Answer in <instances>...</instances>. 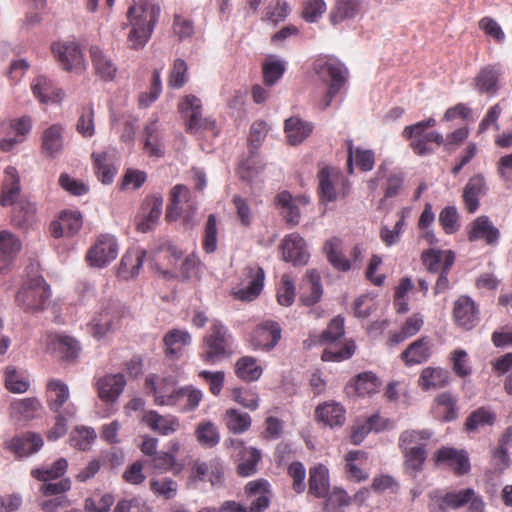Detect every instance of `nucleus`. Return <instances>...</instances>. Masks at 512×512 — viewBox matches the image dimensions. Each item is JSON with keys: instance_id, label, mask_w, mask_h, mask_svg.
<instances>
[{"instance_id": "1", "label": "nucleus", "mask_w": 512, "mask_h": 512, "mask_svg": "<svg viewBox=\"0 0 512 512\" xmlns=\"http://www.w3.org/2000/svg\"><path fill=\"white\" fill-rule=\"evenodd\" d=\"M160 15L159 5L150 0H133L127 17L131 30L128 42L132 49L143 48L151 37Z\"/></svg>"}, {"instance_id": "2", "label": "nucleus", "mask_w": 512, "mask_h": 512, "mask_svg": "<svg viewBox=\"0 0 512 512\" xmlns=\"http://www.w3.org/2000/svg\"><path fill=\"white\" fill-rule=\"evenodd\" d=\"M51 290L42 276L29 279L17 292L15 301L27 313L46 309L49 305Z\"/></svg>"}, {"instance_id": "3", "label": "nucleus", "mask_w": 512, "mask_h": 512, "mask_svg": "<svg viewBox=\"0 0 512 512\" xmlns=\"http://www.w3.org/2000/svg\"><path fill=\"white\" fill-rule=\"evenodd\" d=\"M232 336L228 329L218 320L212 322L210 332L204 338L202 359L215 364L231 353Z\"/></svg>"}, {"instance_id": "4", "label": "nucleus", "mask_w": 512, "mask_h": 512, "mask_svg": "<svg viewBox=\"0 0 512 512\" xmlns=\"http://www.w3.org/2000/svg\"><path fill=\"white\" fill-rule=\"evenodd\" d=\"M313 70L318 79L331 88V94H338L345 84L347 70L335 57L317 58L313 63Z\"/></svg>"}, {"instance_id": "5", "label": "nucleus", "mask_w": 512, "mask_h": 512, "mask_svg": "<svg viewBox=\"0 0 512 512\" xmlns=\"http://www.w3.org/2000/svg\"><path fill=\"white\" fill-rule=\"evenodd\" d=\"M196 210V203L192 200L191 192L187 186L178 184L171 189L170 204L166 212V218L169 221H174L185 214L184 221L187 225L193 226Z\"/></svg>"}, {"instance_id": "6", "label": "nucleus", "mask_w": 512, "mask_h": 512, "mask_svg": "<svg viewBox=\"0 0 512 512\" xmlns=\"http://www.w3.org/2000/svg\"><path fill=\"white\" fill-rule=\"evenodd\" d=\"M145 388L153 395L155 403L161 406H174L185 393V390L175 388L174 378H159L154 374L146 377Z\"/></svg>"}, {"instance_id": "7", "label": "nucleus", "mask_w": 512, "mask_h": 512, "mask_svg": "<svg viewBox=\"0 0 512 512\" xmlns=\"http://www.w3.org/2000/svg\"><path fill=\"white\" fill-rule=\"evenodd\" d=\"M51 49L54 57L64 70L81 73L86 69V60L80 46L76 42H56L52 44Z\"/></svg>"}, {"instance_id": "8", "label": "nucleus", "mask_w": 512, "mask_h": 512, "mask_svg": "<svg viewBox=\"0 0 512 512\" xmlns=\"http://www.w3.org/2000/svg\"><path fill=\"white\" fill-rule=\"evenodd\" d=\"M321 199L326 202L335 201L339 195L345 196L348 180L336 168L323 167L318 173Z\"/></svg>"}, {"instance_id": "9", "label": "nucleus", "mask_w": 512, "mask_h": 512, "mask_svg": "<svg viewBox=\"0 0 512 512\" xmlns=\"http://www.w3.org/2000/svg\"><path fill=\"white\" fill-rule=\"evenodd\" d=\"M118 255V243L114 236L101 235L88 250L86 261L94 268H104Z\"/></svg>"}, {"instance_id": "10", "label": "nucleus", "mask_w": 512, "mask_h": 512, "mask_svg": "<svg viewBox=\"0 0 512 512\" xmlns=\"http://www.w3.org/2000/svg\"><path fill=\"white\" fill-rule=\"evenodd\" d=\"M180 111L187 118V131L214 130L215 121L202 117V102L195 95H186L179 104Z\"/></svg>"}, {"instance_id": "11", "label": "nucleus", "mask_w": 512, "mask_h": 512, "mask_svg": "<svg viewBox=\"0 0 512 512\" xmlns=\"http://www.w3.org/2000/svg\"><path fill=\"white\" fill-rule=\"evenodd\" d=\"M473 495L472 488L445 494L440 490H434L429 493V510L430 512H447L448 509H459L467 505Z\"/></svg>"}, {"instance_id": "12", "label": "nucleus", "mask_w": 512, "mask_h": 512, "mask_svg": "<svg viewBox=\"0 0 512 512\" xmlns=\"http://www.w3.org/2000/svg\"><path fill=\"white\" fill-rule=\"evenodd\" d=\"M279 248L283 260L295 266L307 264L310 258L306 242L298 233L286 235L281 241Z\"/></svg>"}, {"instance_id": "13", "label": "nucleus", "mask_w": 512, "mask_h": 512, "mask_svg": "<svg viewBox=\"0 0 512 512\" xmlns=\"http://www.w3.org/2000/svg\"><path fill=\"white\" fill-rule=\"evenodd\" d=\"M453 318L456 325L464 330L474 328L480 320L475 301L466 295L457 298L453 306Z\"/></svg>"}, {"instance_id": "14", "label": "nucleus", "mask_w": 512, "mask_h": 512, "mask_svg": "<svg viewBox=\"0 0 512 512\" xmlns=\"http://www.w3.org/2000/svg\"><path fill=\"white\" fill-rule=\"evenodd\" d=\"M280 338V325L275 321L267 320L255 328L250 341L255 349L269 351L278 344Z\"/></svg>"}, {"instance_id": "15", "label": "nucleus", "mask_w": 512, "mask_h": 512, "mask_svg": "<svg viewBox=\"0 0 512 512\" xmlns=\"http://www.w3.org/2000/svg\"><path fill=\"white\" fill-rule=\"evenodd\" d=\"M45 345L47 350L56 353L66 361L74 360L80 351V346L76 339L58 333L47 334Z\"/></svg>"}, {"instance_id": "16", "label": "nucleus", "mask_w": 512, "mask_h": 512, "mask_svg": "<svg viewBox=\"0 0 512 512\" xmlns=\"http://www.w3.org/2000/svg\"><path fill=\"white\" fill-rule=\"evenodd\" d=\"M65 126L55 123L47 127L41 137L42 153L50 158H56L64 151Z\"/></svg>"}, {"instance_id": "17", "label": "nucleus", "mask_w": 512, "mask_h": 512, "mask_svg": "<svg viewBox=\"0 0 512 512\" xmlns=\"http://www.w3.org/2000/svg\"><path fill=\"white\" fill-rule=\"evenodd\" d=\"M142 421L153 432L163 436H169L176 433L180 429V420L171 414L161 415L157 411L150 410L146 412Z\"/></svg>"}, {"instance_id": "18", "label": "nucleus", "mask_w": 512, "mask_h": 512, "mask_svg": "<svg viewBox=\"0 0 512 512\" xmlns=\"http://www.w3.org/2000/svg\"><path fill=\"white\" fill-rule=\"evenodd\" d=\"M31 90L34 97L42 104L59 103L64 99V91L44 75H38L33 79Z\"/></svg>"}, {"instance_id": "19", "label": "nucleus", "mask_w": 512, "mask_h": 512, "mask_svg": "<svg viewBox=\"0 0 512 512\" xmlns=\"http://www.w3.org/2000/svg\"><path fill=\"white\" fill-rule=\"evenodd\" d=\"M435 462L445 463L456 474L463 475L470 470V461L466 451L443 447L435 453Z\"/></svg>"}, {"instance_id": "20", "label": "nucleus", "mask_w": 512, "mask_h": 512, "mask_svg": "<svg viewBox=\"0 0 512 512\" xmlns=\"http://www.w3.org/2000/svg\"><path fill=\"white\" fill-rule=\"evenodd\" d=\"M487 190L486 180L482 174H476L468 180L462 197L469 213H474L478 210L480 198L487 193Z\"/></svg>"}, {"instance_id": "21", "label": "nucleus", "mask_w": 512, "mask_h": 512, "mask_svg": "<svg viewBox=\"0 0 512 512\" xmlns=\"http://www.w3.org/2000/svg\"><path fill=\"white\" fill-rule=\"evenodd\" d=\"M126 380L123 374H110L97 381L99 398L106 403L115 402L123 392Z\"/></svg>"}, {"instance_id": "22", "label": "nucleus", "mask_w": 512, "mask_h": 512, "mask_svg": "<svg viewBox=\"0 0 512 512\" xmlns=\"http://www.w3.org/2000/svg\"><path fill=\"white\" fill-rule=\"evenodd\" d=\"M502 75L498 65L483 67L474 79V87L481 94L495 95L499 90V79Z\"/></svg>"}, {"instance_id": "23", "label": "nucleus", "mask_w": 512, "mask_h": 512, "mask_svg": "<svg viewBox=\"0 0 512 512\" xmlns=\"http://www.w3.org/2000/svg\"><path fill=\"white\" fill-rule=\"evenodd\" d=\"M499 238V229L493 225L487 216L476 218L470 225V241L484 240L488 245H496Z\"/></svg>"}, {"instance_id": "24", "label": "nucleus", "mask_w": 512, "mask_h": 512, "mask_svg": "<svg viewBox=\"0 0 512 512\" xmlns=\"http://www.w3.org/2000/svg\"><path fill=\"white\" fill-rule=\"evenodd\" d=\"M43 443V438L40 434L27 432L11 439L8 443V449L19 458H22L37 453L42 448Z\"/></svg>"}, {"instance_id": "25", "label": "nucleus", "mask_w": 512, "mask_h": 512, "mask_svg": "<svg viewBox=\"0 0 512 512\" xmlns=\"http://www.w3.org/2000/svg\"><path fill=\"white\" fill-rule=\"evenodd\" d=\"M47 403L49 408L56 414H60L69 402L70 391L66 383L53 379L47 384Z\"/></svg>"}, {"instance_id": "26", "label": "nucleus", "mask_w": 512, "mask_h": 512, "mask_svg": "<svg viewBox=\"0 0 512 512\" xmlns=\"http://www.w3.org/2000/svg\"><path fill=\"white\" fill-rule=\"evenodd\" d=\"M163 207V198L160 196H153L149 198L144 207V213L137 221V230L142 233L151 231L157 224Z\"/></svg>"}, {"instance_id": "27", "label": "nucleus", "mask_w": 512, "mask_h": 512, "mask_svg": "<svg viewBox=\"0 0 512 512\" xmlns=\"http://www.w3.org/2000/svg\"><path fill=\"white\" fill-rule=\"evenodd\" d=\"M5 177L2 185L0 204L3 207L15 203L21 192L20 177L18 171L13 166H8L4 171Z\"/></svg>"}, {"instance_id": "28", "label": "nucleus", "mask_w": 512, "mask_h": 512, "mask_svg": "<svg viewBox=\"0 0 512 512\" xmlns=\"http://www.w3.org/2000/svg\"><path fill=\"white\" fill-rule=\"evenodd\" d=\"M309 493L316 498H325L330 488L329 471L323 464H317L309 470Z\"/></svg>"}, {"instance_id": "29", "label": "nucleus", "mask_w": 512, "mask_h": 512, "mask_svg": "<svg viewBox=\"0 0 512 512\" xmlns=\"http://www.w3.org/2000/svg\"><path fill=\"white\" fill-rule=\"evenodd\" d=\"M230 444L236 448H241V459L238 464V473L241 476H251L256 472V466L261 459L259 450L253 447H244L241 440H230Z\"/></svg>"}, {"instance_id": "30", "label": "nucleus", "mask_w": 512, "mask_h": 512, "mask_svg": "<svg viewBox=\"0 0 512 512\" xmlns=\"http://www.w3.org/2000/svg\"><path fill=\"white\" fill-rule=\"evenodd\" d=\"M268 486L265 480L251 481L246 485V492L252 498L249 507L251 512H261L269 506Z\"/></svg>"}, {"instance_id": "31", "label": "nucleus", "mask_w": 512, "mask_h": 512, "mask_svg": "<svg viewBox=\"0 0 512 512\" xmlns=\"http://www.w3.org/2000/svg\"><path fill=\"white\" fill-rule=\"evenodd\" d=\"M323 249L329 263L338 271L347 272L352 268L351 261L346 259L343 254V243L340 238L328 239Z\"/></svg>"}, {"instance_id": "32", "label": "nucleus", "mask_w": 512, "mask_h": 512, "mask_svg": "<svg viewBox=\"0 0 512 512\" xmlns=\"http://www.w3.org/2000/svg\"><path fill=\"white\" fill-rule=\"evenodd\" d=\"M431 343L426 337L411 343L401 354L407 365H415L426 362L431 356Z\"/></svg>"}, {"instance_id": "33", "label": "nucleus", "mask_w": 512, "mask_h": 512, "mask_svg": "<svg viewBox=\"0 0 512 512\" xmlns=\"http://www.w3.org/2000/svg\"><path fill=\"white\" fill-rule=\"evenodd\" d=\"M90 57L96 74L104 80H112L117 72V67L112 59L98 46H91Z\"/></svg>"}, {"instance_id": "34", "label": "nucleus", "mask_w": 512, "mask_h": 512, "mask_svg": "<svg viewBox=\"0 0 512 512\" xmlns=\"http://www.w3.org/2000/svg\"><path fill=\"white\" fill-rule=\"evenodd\" d=\"M248 274L252 278L246 288H240L234 292L237 299L242 301L254 300L262 291L264 286V271L260 267H249Z\"/></svg>"}, {"instance_id": "35", "label": "nucleus", "mask_w": 512, "mask_h": 512, "mask_svg": "<svg viewBox=\"0 0 512 512\" xmlns=\"http://www.w3.org/2000/svg\"><path fill=\"white\" fill-rule=\"evenodd\" d=\"M145 256V250L135 249L126 252L121 259L119 275L124 279L136 277L144 263Z\"/></svg>"}, {"instance_id": "36", "label": "nucleus", "mask_w": 512, "mask_h": 512, "mask_svg": "<svg viewBox=\"0 0 512 512\" xmlns=\"http://www.w3.org/2000/svg\"><path fill=\"white\" fill-rule=\"evenodd\" d=\"M21 249V243L9 231H0V272L7 268Z\"/></svg>"}, {"instance_id": "37", "label": "nucleus", "mask_w": 512, "mask_h": 512, "mask_svg": "<svg viewBox=\"0 0 512 512\" xmlns=\"http://www.w3.org/2000/svg\"><path fill=\"white\" fill-rule=\"evenodd\" d=\"M166 354L171 358H178L182 348L191 343V335L186 330L172 329L164 336Z\"/></svg>"}, {"instance_id": "38", "label": "nucleus", "mask_w": 512, "mask_h": 512, "mask_svg": "<svg viewBox=\"0 0 512 512\" xmlns=\"http://www.w3.org/2000/svg\"><path fill=\"white\" fill-rule=\"evenodd\" d=\"M144 147L150 156L162 157L164 155L162 134L156 119L147 124L144 129Z\"/></svg>"}, {"instance_id": "39", "label": "nucleus", "mask_w": 512, "mask_h": 512, "mask_svg": "<svg viewBox=\"0 0 512 512\" xmlns=\"http://www.w3.org/2000/svg\"><path fill=\"white\" fill-rule=\"evenodd\" d=\"M319 421L330 427L341 426L345 421V410L338 403H325L319 405L315 411Z\"/></svg>"}, {"instance_id": "40", "label": "nucleus", "mask_w": 512, "mask_h": 512, "mask_svg": "<svg viewBox=\"0 0 512 512\" xmlns=\"http://www.w3.org/2000/svg\"><path fill=\"white\" fill-rule=\"evenodd\" d=\"M355 161L358 168L364 172L371 171L375 164V154L372 150L354 148L352 142L348 145L347 164L349 172L353 171V162Z\"/></svg>"}, {"instance_id": "41", "label": "nucleus", "mask_w": 512, "mask_h": 512, "mask_svg": "<svg viewBox=\"0 0 512 512\" xmlns=\"http://www.w3.org/2000/svg\"><path fill=\"white\" fill-rule=\"evenodd\" d=\"M68 468V461L65 458H59L51 465L43 464L40 467L31 470V476L41 482H48L62 477Z\"/></svg>"}, {"instance_id": "42", "label": "nucleus", "mask_w": 512, "mask_h": 512, "mask_svg": "<svg viewBox=\"0 0 512 512\" xmlns=\"http://www.w3.org/2000/svg\"><path fill=\"white\" fill-rule=\"evenodd\" d=\"M227 429L233 434H243L248 431L252 424L250 415L238 409L229 408L223 416Z\"/></svg>"}, {"instance_id": "43", "label": "nucleus", "mask_w": 512, "mask_h": 512, "mask_svg": "<svg viewBox=\"0 0 512 512\" xmlns=\"http://www.w3.org/2000/svg\"><path fill=\"white\" fill-rule=\"evenodd\" d=\"M449 374L442 368L427 367L422 370L418 384L423 390L442 388L448 384Z\"/></svg>"}, {"instance_id": "44", "label": "nucleus", "mask_w": 512, "mask_h": 512, "mask_svg": "<svg viewBox=\"0 0 512 512\" xmlns=\"http://www.w3.org/2000/svg\"><path fill=\"white\" fill-rule=\"evenodd\" d=\"M41 409V403L36 398H25L14 401L10 405V414L18 421L34 418Z\"/></svg>"}, {"instance_id": "45", "label": "nucleus", "mask_w": 512, "mask_h": 512, "mask_svg": "<svg viewBox=\"0 0 512 512\" xmlns=\"http://www.w3.org/2000/svg\"><path fill=\"white\" fill-rule=\"evenodd\" d=\"M36 206L28 200H20L15 203L12 215V223L23 229L31 227L35 221Z\"/></svg>"}, {"instance_id": "46", "label": "nucleus", "mask_w": 512, "mask_h": 512, "mask_svg": "<svg viewBox=\"0 0 512 512\" xmlns=\"http://www.w3.org/2000/svg\"><path fill=\"white\" fill-rule=\"evenodd\" d=\"M313 126L297 117H290L285 121L284 130L288 142L292 145L301 143L312 132Z\"/></svg>"}, {"instance_id": "47", "label": "nucleus", "mask_w": 512, "mask_h": 512, "mask_svg": "<svg viewBox=\"0 0 512 512\" xmlns=\"http://www.w3.org/2000/svg\"><path fill=\"white\" fill-rule=\"evenodd\" d=\"M117 318L118 311L114 306L104 310L95 316L89 323L91 333L96 338L105 336L113 328L114 321Z\"/></svg>"}, {"instance_id": "48", "label": "nucleus", "mask_w": 512, "mask_h": 512, "mask_svg": "<svg viewBox=\"0 0 512 512\" xmlns=\"http://www.w3.org/2000/svg\"><path fill=\"white\" fill-rule=\"evenodd\" d=\"M296 202L297 200L288 191L280 192L275 198V203L281 209V214L291 225H297L300 221V211Z\"/></svg>"}, {"instance_id": "49", "label": "nucleus", "mask_w": 512, "mask_h": 512, "mask_svg": "<svg viewBox=\"0 0 512 512\" xmlns=\"http://www.w3.org/2000/svg\"><path fill=\"white\" fill-rule=\"evenodd\" d=\"M94 168L98 179L103 184H111L117 172L108 152L93 153Z\"/></svg>"}, {"instance_id": "50", "label": "nucleus", "mask_w": 512, "mask_h": 512, "mask_svg": "<svg viewBox=\"0 0 512 512\" xmlns=\"http://www.w3.org/2000/svg\"><path fill=\"white\" fill-rule=\"evenodd\" d=\"M195 438L201 446L213 448L220 442V432L214 422L205 420L197 425Z\"/></svg>"}, {"instance_id": "51", "label": "nucleus", "mask_w": 512, "mask_h": 512, "mask_svg": "<svg viewBox=\"0 0 512 512\" xmlns=\"http://www.w3.org/2000/svg\"><path fill=\"white\" fill-rule=\"evenodd\" d=\"M358 12V0H336L335 6L330 14V20L333 24H339L345 20L355 18Z\"/></svg>"}, {"instance_id": "52", "label": "nucleus", "mask_w": 512, "mask_h": 512, "mask_svg": "<svg viewBox=\"0 0 512 512\" xmlns=\"http://www.w3.org/2000/svg\"><path fill=\"white\" fill-rule=\"evenodd\" d=\"M27 375L13 366L5 368V387L12 393H24L29 389Z\"/></svg>"}, {"instance_id": "53", "label": "nucleus", "mask_w": 512, "mask_h": 512, "mask_svg": "<svg viewBox=\"0 0 512 512\" xmlns=\"http://www.w3.org/2000/svg\"><path fill=\"white\" fill-rule=\"evenodd\" d=\"M235 372L240 379L250 382L260 378L262 368L257 364L256 359L244 356L236 362Z\"/></svg>"}, {"instance_id": "54", "label": "nucleus", "mask_w": 512, "mask_h": 512, "mask_svg": "<svg viewBox=\"0 0 512 512\" xmlns=\"http://www.w3.org/2000/svg\"><path fill=\"white\" fill-rule=\"evenodd\" d=\"M432 432L429 430H406L399 436V448L407 450L414 446L426 447V441L430 439Z\"/></svg>"}, {"instance_id": "55", "label": "nucleus", "mask_w": 512, "mask_h": 512, "mask_svg": "<svg viewBox=\"0 0 512 512\" xmlns=\"http://www.w3.org/2000/svg\"><path fill=\"white\" fill-rule=\"evenodd\" d=\"M401 451L405 458L406 469L415 477L422 470L427 458L426 449L422 446H414Z\"/></svg>"}, {"instance_id": "56", "label": "nucleus", "mask_w": 512, "mask_h": 512, "mask_svg": "<svg viewBox=\"0 0 512 512\" xmlns=\"http://www.w3.org/2000/svg\"><path fill=\"white\" fill-rule=\"evenodd\" d=\"M355 349L356 346L352 340L345 342L343 346L331 344L324 349L321 358L323 361L341 362L351 358Z\"/></svg>"}, {"instance_id": "57", "label": "nucleus", "mask_w": 512, "mask_h": 512, "mask_svg": "<svg viewBox=\"0 0 512 512\" xmlns=\"http://www.w3.org/2000/svg\"><path fill=\"white\" fill-rule=\"evenodd\" d=\"M286 69V63L283 60L273 56L268 57L263 63V79L268 86L274 85L282 78Z\"/></svg>"}, {"instance_id": "58", "label": "nucleus", "mask_w": 512, "mask_h": 512, "mask_svg": "<svg viewBox=\"0 0 512 512\" xmlns=\"http://www.w3.org/2000/svg\"><path fill=\"white\" fill-rule=\"evenodd\" d=\"M178 390H185V393L179 397L177 404L173 407H177L181 412H190L199 406L203 398V393L200 389L193 386H185L178 388Z\"/></svg>"}, {"instance_id": "59", "label": "nucleus", "mask_w": 512, "mask_h": 512, "mask_svg": "<svg viewBox=\"0 0 512 512\" xmlns=\"http://www.w3.org/2000/svg\"><path fill=\"white\" fill-rule=\"evenodd\" d=\"M448 254H454L451 250H434L430 249L422 253V261L431 273L442 272L446 266V259Z\"/></svg>"}, {"instance_id": "60", "label": "nucleus", "mask_w": 512, "mask_h": 512, "mask_svg": "<svg viewBox=\"0 0 512 512\" xmlns=\"http://www.w3.org/2000/svg\"><path fill=\"white\" fill-rule=\"evenodd\" d=\"M76 414V407L73 404H67L63 411L56 416L54 427L48 432V440L55 441L65 435L67 432V421Z\"/></svg>"}, {"instance_id": "61", "label": "nucleus", "mask_w": 512, "mask_h": 512, "mask_svg": "<svg viewBox=\"0 0 512 512\" xmlns=\"http://www.w3.org/2000/svg\"><path fill=\"white\" fill-rule=\"evenodd\" d=\"M304 285L310 288L311 294L302 297L303 303L310 306L318 302L323 294L320 274L315 270L307 271Z\"/></svg>"}, {"instance_id": "62", "label": "nucleus", "mask_w": 512, "mask_h": 512, "mask_svg": "<svg viewBox=\"0 0 512 512\" xmlns=\"http://www.w3.org/2000/svg\"><path fill=\"white\" fill-rule=\"evenodd\" d=\"M96 439V432L90 427H77L70 437L71 445L78 450L87 451Z\"/></svg>"}, {"instance_id": "63", "label": "nucleus", "mask_w": 512, "mask_h": 512, "mask_svg": "<svg viewBox=\"0 0 512 512\" xmlns=\"http://www.w3.org/2000/svg\"><path fill=\"white\" fill-rule=\"evenodd\" d=\"M495 420L496 415L493 412L481 407L467 417L465 426L468 431H475L479 427L493 425Z\"/></svg>"}, {"instance_id": "64", "label": "nucleus", "mask_w": 512, "mask_h": 512, "mask_svg": "<svg viewBox=\"0 0 512 512\" xmlns=\"http://www.w3.org/2000/svg\"><path fill=\"white\" fill-rule=\"evenodd\" d=\"M94 108L92 105L82 108L76 123V131L84 138L95 134Z\"/></svg>"}]
</instances>
